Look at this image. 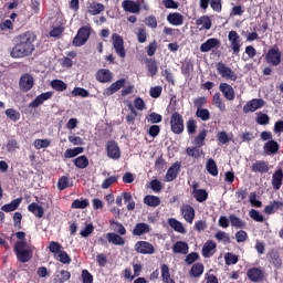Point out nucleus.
<instances>
[{
	"label": "nucleus",
	"instance_id": "f257e3e1",
	"mask_svg": "<svg viewBox=\"0 0 283 283\" xmlns=\"http://www.w3.org/2000/svg\"><path fill=\"white\" fill-rule=\"evenodd\" d=\"M34 41H36V34L32 31H25L24 33L17 35L10 56L12 59H25V56H32L36 50Z\"/></svg>",
	"mask_w": 283,
	"mask_h": 283
},
{
	"label": "nucleus",
	"instance_id": "f03ea898",
	"mask_svg": "<svg viewBox=\"0 0 283 283\" xmlns=\"http://www.w3.org/2000/svg\"><path fill=\"white\" fill-rule=\"evenodd\" d=\"M15 237L18 238V241L13 247V252L18 262L25 264L30 262V260H32V256L34 255V250L32 248V244L28 243V240L25 239V232L19 231L15 233Z\"/></svg>",
	"mask_w": 283,
	"mask_h": 283
},
{
	"label": "nucleus",
	"instance_id": "7ed1b4c3",
	"mask_svg": "<svg viewBox=\"0 0 283 283\" xmlns=\"http://www.w3.org/2000/svg\"><path fill=\"white\" fill-rule=\"evenodd\" d=\"M90 36H92V27H81L72 41V45H74V48H81L90 41Z\"/></svg>",
	"mask_w": 283,
	"mask_h": 283
},
{
	"label": "nucleus",
	"instance_id": "20e7f679",
	"mask_svg": "<svg viewBox=\"0 0 283 283\" xmlns=\"http://www.w3.org/2000/svg\"><path fill=\"white\" fill-rule=\"evenodd\" d=\"M216 70L222 78H226V81H238L235 71L231 70L224 62H217Z\"/></svg>",
	"mask_w": 283,
	"mask_h": 283
},
{
	"label": "nucleus",
	"instance_id": "39448f33",
	"mask_svg": "<svg viewBox=\"0 0 283 283\" xmlns=\"http://www.w3.org/2000/svg\"><path fill=\"white\" fill-rule=\"evenodd\" d=\"M170 129L172 134L180 135L185 132V119L182 115L178 112L172 113L170 117Z\"/></svg>",
	"mask_w": 283,
	"mask_h": 283
},
{
	"label": "nucleus",
	"instance_id": "423d86ee",
	"mask_svg": "<svg viewBox=\"0 0 283 283\" xmlns=\"http://www.w3.org/2000/svg\"><path fill=\"white\" fill-rule=\"evenodd\" d=\"M228 41L230 43L232 54H234V56H239L240 50H242V38H240V34H238L237 31H230L228 34Z\"/></svg>",
	"mask_w": 283,
	"mask_h": 283
},
{
	"label": "nucleus",
	"instance_id": "0eeeda50",
	"mask_svg": "<svg viewBox=\"0 0 283 283\" xmlns=\"http://www.w3.org/2000/svg\"><path fill=\"white\" fill-rule=\"evenodd\" d=\"M113 48L119 59H125L127 56V51L125 50V40L118 33L112 34Z\"/></svg>",
	"mask_w": 283,
	"mask_h": 283
},
{
	"label": "nucleus",
	"instance_id": "6e6552de",
	"mask_svg": "<svg viewBox=\"0 0 283 283\" xmlns=\"http://www.w3.org/2000/svg\"><path fill=\"white\" fill-rule=\"evenodd\" d=\"M265 61L269 65L277 67L282 63V52L277 48H272L265 54Z\"/></svg>",
	"mask_w": 283,
	"mask_h": 283
},
{
	"label": "nucleus",
	"instance_id": "1a4fd4ad",
	"mask_svg": "<svg viewBox=\"0 0 283 283\" xmlns=\"http://www.w3.org/2000/svg\"><path fill=\"white\" fill-rule=\"evenodd\" d=\"M135 251L142 255H154L156 248L149 241H137L135 243Z\"/></svg>",
	"mask_w": 283,
	"mask_h": 283
},
{
	"label": "nucleus",
	"instance_id": "9d476101",
	"mask_svg": "<svg viewBox=\"0 0 283 283\" xmlns=\"http://www.w3.org/2000/svg\"><path fill=\"white\" fill-rule=\"evenodd\" d=\"M266 102L262 98H253L243 106V114H250L253 112H258V109H262Z\"/></svg>",
	"mask_w": 283,
	"mask_h": 283
},
{
	"label": "nucleus",
	"instance_id": "9b49d317",
	"mask_svg": "<svg viewBox=\"0 0 283 283\" xmlns=\"http://www.w3.org/2000/svg\"><path fill=\"white\" fill-rule=\"evenodd\" d=\"M106 154L112 160H118V158H120V147H118V143H116V140L107 142Z\"/></svg>",
	"mask_w": 283,
	"mask_h": 283
},
{
	"label": "nucleus",
	"instance_id": "f8f14e48",
	"mask_svg": "<svg viewBox=\"0 0 283 283\" xmlns=\"http://www.w3.org/2000/svg\"><path fill=\"white\" fill-rule=\"evenodd\" d=\"M19 87L21 92H30L34 87V76L30 73H25L20 77Z\"/></svg>",
	"mask_w": 283,
	"mask_h": 283
},
{
	"label": "nucleus",
	"instance_id": "ddd939ff",
	"mask_svg": "<svg viewBox=\"0 0 283 283\" xmlns=\"http://www.w3.org/2000/svg\"><path fill=\"white\" fill-rule=\"evenodd\" d=\"M247 277L250 282H264V271L261 268H250L247 271Z\"/></svg>",
	"mask_w": 283,
	"mask_h": 283
},
{
	"label": "nucleus",
	"instance_id": "4468645a",
	"mask_svg": "<svg viewBox=\"0 0 283 283\" xmlns=\"http://www.w3.org/2000/svg\"><path fill=\"white\" fill-rule=\"evenodd\" d=\"M219 92L224 96L226 101H235V90L229 83H221Z\"/></svg>",
	"mask_w": 283,
	"mask_h": 283
},
{
	"label": "nucleus",
	"instance_id": "2eb2a0df",
	"mask_svg": "<svg viewBox=\"0 0 283 283\" xmlns=\"http://www.w3.org/2000/svg\"><path fill=\"white\" fill-rule=\"evenodd\" d=\"M122 8L125 12H130V14H140V2H135L134 0H124L122 2Z\"/></svg>",
	"mask_w": 283,
	"mask_h": 283
},
{
	"label": "nucleus",
	"instance_id": "dca6fc26",
	"mask_svg": "<svg viewBox=\"0 0 283 283\" xmlns=\"http://www.w3.org/2000/svg\"><path fill=\"white\" fill-rule=\"evenodd\" d=\"M220 45H221L220 40H218L217 38H210L200 45V52H203V53L211 52V50H218Z\"/></svg>",
	"mask_w": 283,
	"mask_h": 283
},
{
	"label": "nucleus",
	"instance_id": "f3484780",
	"mask_svg": "<svg viewBox=\"0 0 283 283\" xmlns=\"http://www.w3.org/2000/svg\"><path fill=\"white\" fill-rule=\"evenodd\" d=\"M181 216L188 224H193V220L196 219V209L191 207V205H184L181 207Z\"/></svg>",
	"mask_w": 283,
	"mask_h": 283
},
{
	"label": "nucleus",
	"instance_id": "a211bd4d",
	"mask_svg": "<svg viewBox=\"0 0 283 283\" xmlns=\"http://www.w3.org/2000/svg\"><path fill=\"white\" fill-rule=\"evenodd\" d=\"M95 76L98 83H112L114 81V74L108 69L98 70Z\"/></svg>",
	"mask_w": 283,
	"mask_h": 283
},
{
	"label": "nucleus",
	"instance_id": "6ab92c4d",
	"mask_svg": "<svg viewBox=\"0 0 283 283\" xmlns=\"http://www.w3.org/2000/svg\"><path fill=\"white\" fill-rule=\"evenodd\" d=\"M126 80L120 78L111 84L109 87L104 90V96H112L113 94H116L122 87H125Z\"/></svg>",
	"mask_w": 283,
	"mask_h": 283
},
{
	"label": "nucleus",
	"instance_id": "aec40b11",
	"mask_svg": "<svg viewBox=\"0 0 283 283\" xmlns=\"http://www.w3.org/2000/svg\"><path fill=\"white\" fill-rule=\"evenodd\" d=\"M180 163L176 161L170 168H168L166 172L167 182H171L178 178V174H180Z\"/></svg>",
	"mask_w": 283,
	"mask_h": 283
},
{
	"label": "nucleus",
	"instance_id": "412c9836",
	"mask_svg": "<svg viewBox=\"0 0 283 283\" xmlns=\"http://www.w3.org/2000/svg\"><path fill=\"white\" fill-rule=\"evenodd\" d=\"M282 182H283V170L282 168L274 171L272 175V187L274 191H280L282 189Z\"/></svg>",
	"mask_w": 283,
	"mask_h": 283
},
{
	"label": "nucleus",
	"instance_id": "4be33fe9",
	"mask_svg": "<svg viewBox=\"0 0 283 283\" xmlns=\"http://www.w3.org/2000/svg\"><path fill=\"white\" fill-rule=\"evenodd\" d=\"M86 10L88 14H92V17H96V14H101V12H105V4L93 1L87 4Z\"/></svg>",
	"mask_w": 283,
	"mask_h": 283
},
{
	"label": "nucleus",
	"instance_id": "5701e85b",
	"mask_svg": "<svg viewBox=\"0 0 283 283\" xmlns=\"http://www.w3.org/2000/svg\"><path fill=\"white\" fill-rule=\"evenodd\" d=\"M251 171L254 174H269V163L264 160H256L252 164Z\"/></svg>",
	"mask_w": 283,
	"mask_h": 283
},
{
	"label": "nucleus",
	"instance_id": "b1692460",
	"mask_svg": "<svg viewBox=\"0 0 283 283\" xmlns=\"http://www.w3.org/2000/svg\"><path fill=\"white\" fill-rule=\"evenodd\" d=\"M107 242L114 244L115 247H123L125 244V239L115 232H108L106 234Z\"/></svg>",
	"mask_w": 283,
	"mask_h": 283
},
{
	"label": "nucleus",
	"instance_id": "393cba45",
	"mask_svg": "<svg viewBox=\"0 0 283 283\" xmlns=\"http://www.w3.org/2000/svg\"><path fill=\"white\" fill-rule=\"evenodd\" d=\"M167 21L170 25H182L185 23V15L180 12H172L167 15Z\"/></svg>",
	"mask_w": 283,
	"mask_h": 283
},
{
	"label": "nucleus",
	"instance_id": "a878e982",
	"mask_svg": "<svg viewBox=\"0 0 283 283\" xmlns=\"http://www.w3.org/2000/svg\"><path fill=\"white\" fill-rule=\"evenodd\" d=\"M196 25L199 28V30H211V18L209 15H202L197 19Z\"/></svg>",
	"mask_w": 283,
	"mask_h": 283
},
{
	"label": "nucleus",
	"instance_id": "bb28decb",
	"mask_svg": "<svg viewBox=\"0 0 283 283\" xmlns=\"http://www.w3.org/2000/svg\"><path fill=\"white\" fill-rule=\"evenodd\" d=\"M21 202H23V198H17L12 200L10 203L2 206L1 209L2 211H4V213H11V211H17L19 209Z\"/></svg>",
	"mask_w": 283,
	"mask_h": 283
},
{
	"label": "nucleus",
	"instance_id": "cd10ccee",
	"mask_svg": "<svg viewBox=\"0 0 283 283\" xmlns=\"http://www.w3.org/2000/svg\"><path fill=\"white\" fill-rule=\"evenodd\" d=\"M172 253H181V255H187L189 253V244L185 241H177L172 245Z\"/></svg>",
	"mask_w": 283,
	"mask_h": 283
},
{
	"label": "nucleus",
	"instance_id": "c85d7f7f",
	"mask_svg": "<svg viewBox=\"0 0 283 283\" xmlns=\"http://www.w3.org/2000/svg\"><path fill=\"white\" fill-rule=\"evenodd\" d=\"M28 211L30 213H33L35 218H43L45 216V209L42 208V206H39L36 202H32L28 206Z\"/></svg>",
	"mask_w": 283,
	"mask_h": 283
},
{
	"label": "nucleus",
	"instance_id": "c756f323",
	"mask_svg": "<svg viewBox=\"0 0 283 283\" xmlns=\"http://www.w3.org/2000/svg\"><path fill=\"white\" fill-rule=\"evenodd\" d=\"M186 154L190 158H195L196 160H198V158H202V156H205V150H202L198 146H191L186 149Z\"/></svg>",
	"mask_w": 283,
	"mask_h": 283
},
{
	"label": "nucleus",
	"instance_id": "7c9ffc66",
	"mask_svg": "<svg viewBox=\"0 0 283 283\" xmlns=\"http://www.w3.org/2000/svg\"><path fill=\"white\" fill-rule=\"evenodd\" d=\"M151 228L149 224L145 222L137 223L133 229V235H145V233H149Z\"/></svg>",
	"mask_w": 283,
	"mask_h": 283
},
{
	"label": "nucleus",
	"instance_id": "2f4dec72",
	"mask_svg": "<svg viewBox=\"0 0 283 283\" xmlns=\"http://www.w3.org/2000/svg\"><path fill=\"white\" fill-rule=\"evenodd\" d=\"M168 224L177 233H182V234L187 233V229H185V226H182V222L178 221L175 218L168 219Z\"/></svg>",
	"mask_w": 283,
	"mask_h": 283
},
{
	"label": "nucleus",
	"instance_id": "473e14b6",
	"mask_svg": "<svg viewBox=\"0 0 283 283\" xmlns=\"http://www.w3.org/2000/svg\"><path fill=\"white\" fill-rule=\"evenodd\" d=\"M160 197L158 196L147 195L144 197V205H146L147 207H160Z\"/></svg>",
	"mask_w": 283,
	"mask_h": 283
},
{
	"label": "nucleus",
	"instance_id": "72a5a7b5",
	"mask_svg": "<svg viewBox=\"0 0 283 283\" xmlns=\"http://www.w3.org/2000/svg\"><path fill=\"white\" fill-rule=\"evenodd\" d=\"M73 165H75L77 169H87V167H90V159L87 158V156L82 155L73 159Z\"/></svg>",
	"mask_w": 283,
	"mask_h": 283
},
{
	"label": "nucleus",
	"instance_id": "f704fd0d",
	"mask_svg": "<svg viewBox=\"0 0 283 283\" xmlns=\"http://www.w3.org/2000/svg\"><path fill=\"white\" fill-rule=\"evenodd\" d=\"M282 207H283L282 201L274 200L270 202V205L265 206L264 213H266L268 216H272V213H275V211H277L279 209H282Z\"/></svg>",
	"mask_w": 283,
	"mask_h": 283
},
{
	"label": "nucleus",
	"instance_id": "c9c22d12",
	"mask_svg": "<svg viewBox=\"0 0 283 283\" xmlns=\"http://www.w3.org/2000/svg\"><path fill=\"white\" fill-rule=\"evenodd\" d=\"M216 247H218V244L214 241H207L202 247V255L205 258H211V255H213L211 251L216 250Z\"/></svg>",
	"mask_w": 283,
	"mask_h": 283
},
{
	"label": "nucleus",
	"instance_id": "e433bc0d",
	"mask_svg": "<svg viewBox=\"0 0 283 283\" xmlns=\"http://www.w3.org/2000/svg\"><path fill=\"white\" fill-rule=\"evenodd\" d=\"M263 149L264 151H266V154H277V151H280V144L271 139L270 142L264 144Z\"/></svg>",
	"mask_w": 283,
	"mask_h": 283
},
{
	"label": "nucleus",
	"instance_id": "4c0bfd02",
	"mask_svg": "<svg viewBox=\"0 0 283 283\" xmlns=\"http://www.w3.org/2000/svg\"><path fill=\"white\" fill-rule=\"evenodd\" d=\"M229 220H230L231 227H234V229H245L247 228V222H244L242 219H240L235 214H230Z\"/></svg>",
	"mask_w": 283,
	"mask_h": 283
},
{
	"label": "nucleus",
	"instance_id": "58836bf2",
	"mask_svg": "<svg viewBox=\"0 0 283 283\" xmlns=\"http://www.w3.org/2000/svg\"><path fill=\"white\" fill-rule=\"evenodd\" d=\"M146 67L150 74V76H156L158 74V62L155 59L146 60Z\"/></svg>",
	"mask_w": 283,
	"mask_h": 283
},
{
	"label": "nucleus",
	"instance_id": "ea45409f",
	"mask_svg": "<svg viewBox=\"0 0 283 283\" xmlns=\"http://www.w3.org/2000/svg\"><path fill=\"white\" fill-rule=\"evenodd\" d=\"M205 273V264L202 263H195L191 266L190 275L191 277H200Z\"/></svg>",
	"mask_w": 283,
	"mask_h": 283
},
{
	"label": "nucleus",
	"instance_id": "a19ab883",
	"mask_svg": "<svg viewBox=\"0 0 283 283\" xmlns=\"http://www.w3.org/2000/svg\"><path fill=\"white\" fill-rule=\"evenodd\" d=\"M85 151L84 147L69 148L64 151V158H76V156Z\"/></svg>",
	"mask_w": 283,
	"mask_h": 283
},
{
	"label": "nucleus",
	"instance_id": "79ce46f5",
	"mask_svg": "<svg viewBox=\"0 0 283 283\" xmlns=\"http://www.w3.org/2000/svg\"><path fill=\"white\" fill-rule=\"evenodd\" d=\"M212 103L213 105H216V107H218V109H220V112L227 111V104H224V102L222 101V96L220 95V93H214L212 97Z\"/></svg>",
	"mask_w": 283,
	"mask_h": 283
},
{
	"label": "nucleus",
	"instance_id": "37998d69",
	"mask_svg": "<svg viewBox=\"0 0 283 283\" xmlns=\"http://www.w3.org/2000/svg\"><path fill=\"white\" fill-rule=\"evenodd\" d=\"M207 140V129L201 130L193 139L195 147H205Z\"/></svg>",
	"mask_w": 283,
	"mask_h": 283
},
{
	"label": "nucleus",
	"instance_id": "c03bdc74",
	"mask_svg": "<svg viewBox=\"0 0 283 283\" xmlns=\"http://www.w3.org/2000/svg\"><path fill=\"white\" fill-rule=\"evenodd\" d=\"M270 264H272L274 269H282V258H280L279 252L270 253Z\"/></svg>",
	"mask_w": 283,
	"mask_h": 283
},
{
	"label": "nucleus",
	"instance_id": "a18cd8bd",
	"mask_svg": "<svg viewBox=\"0 0 283 283\" xmlns=\"http://www.w3.org/2000/svg\"><path fill=\"white\" fill-rule=\"evenodd\" d=\"M206 169L210 176H218V164L213 158H209L206 164Z\"/></svg>",
	"mask_w": 283,
	"mask_h": 283
},
{
	"label": "nucleus",
	"instance_id": "49530a36",
	"mask_svg": "<svg viewBox=\"0 0 283 283\" xmlns=\"http://www.w3.org/2000/svg\"><path fill=\"white\" fill-rule=\"evenodd\" d=\"M4 114H6L7 118H9V120H12L13 123L21 120V113H19V111H17L14 108L6 109Z\"/></svg>",
	"mask_w": 283,
	"mask_h": 283
},
{
	"label": "nucleus",
	"instance_id": "de8ad7c7",
	"mask_svg": "<svg viewBox=\"0 0 283 283\" xmlns=\"http://www.w3.org/2000/svg\"><path fill=\"white\" fill-rule=\"evenodd\" d=\"M90 207V200L88 199H75L72 205L71 209H87Z\"/></svg>",
	"mask_w": 283,
	"mask_h": 283
},
{
	"label": "nucleus",
	"instance_id": "09e8293b",
	"mask_svg": "<svg viewBox=\"0 0 283 283\" xmlns=\"http://www.w3.org/2000/svg\"><path fill=\"white\" fill-rule=\"evenodd\" d=\"M193 198L197 200V202H207L209 199V192H207L205 189L195 190Z\"/></svg>",
	"mask_w": 283,
	"mask_h": 283
},
{
	"label": "nucleus",
	"instance_id": "8fccbe9b",
	"mask_svg": "<svg viewBox=\"0 0 283 283\" xmlns=\"http://www.w3.org/2000/svg\"><path fill=\"white\" fill-rule=\"evenodd\" d=\"M192 70H193V62L191 60H186L181 64V74H184V76H191Z\"/></svg>",
	"mask_w": 283,
	"mask_h": 283
},
{
	"label": "nucleus",
	"instance_id": "3c124183",
	"mask_svg": "<svg viewBox=\"0 0 283 283\" xmlns=\"http://www.w3.org/2000/svg\"><path fill=\"white\" fill-rule=\"evenodd\" d=\"M51 87L52 90H55V92H65V90H67V84L62 80H53L51 82Z\"/></svg>",
	"mask_w": 283,
	"mask_h": 283
},
{
	"label": "nucleus",
	"instance_id": "603ef678",
	"mask_svg": "<svg viewBox=\"0 0 283 283\" xmlns=\"http://www.w3.org/2000/svg\"><path fill=\"white\" fill-rule=\"evenodd\" d=\"M111 227H113V231L119 233V235H127V229L125 226L118 221H111Z\"/></svg>",
	"mask_w": 283,
	"mask_h": 283
},
{
	"label": "nucleus",
	"instance_id": "864d4df0",
	"mask_svg": "<svg viewBox=\"0 0 283 283\" xmlns=\"http://www.w3.org/2000/svg\"><path fill=\"white\" fill-rule=\"evenodd\" d=\"M138 43H147V29L145 27L137 28L135 32Z\"/></svg>",
	"mask_w": 283,
	"mask_h": 283
},
{
	"label": "nucleus",
	"instance_id": "5fc2aeb1",
	"mask_svg": "<svg viewBox=\"0 0 283 283\" xmlns=\"http://www.w3.org/2000/svg\"><path fill=\"white\" fill-rule=\"evenodd\" d=\"M70 277H72V273L67 270H61L60 274L56 275L55 282L65 283L69 282Z\"/></svg>",
	"mask_w": 283,
	"mask_h": 283
},
{
	"label": "nucleus",
	"instance_id": "6e6d98bb",
	"mask_svg": "<svg viewBox=\"0 0 283 283\" xmlns=\"http://www.w3.org/2000/svg\"><path fill=\"white\" fill-rule=\"evenodd\" d=\"M63 245H61V243L56 242V241H51L49 243V251L50 253H54L55 255H59V253H61L63 250Z\"/></svg>",
	"mask_w": 283,
	"mask_h": 283
},
{
	"label": "nucleus",
	"instance_id": "4d7b16f0",
	"mask_svg": "<svg viewBox=\"0 0 283 283\" xmlns=\"http://www.w3.org/2000/svg\"><path fill=\"white\" fill-rule=\"evenodd\" d=\"M52 145V142L50 139H35L34 140V147L35 149H48Z\"/></svg>",
	"mask_w": 283,
	"mask_h": 283
},
{
	"label": "nucleus",
	"instance_id": "13d9d810",
	"mask_svg": "<svg viewBox=\"0 0 283 283\" xmlns=\"http://www.w3.org/2000/svg\"><path fill=\"white\" fill-rule=\"evenodd\" d=\"M72 96H81V98H87L90 96V91L83 87H75L71 92Z\"/></svg>",
	"mask_w": 283,
	"mask_h": 283
},
{
	"label": "nucleus",
	"instance_id": "bf43d9fd",
	"mask_svg": "<svg viewBox=\"0 0 283 283\" xmlns=\"http://www.w3.org/2000/svg\"><path fill=\"white\" fill-rule=\"evenodd\" d=\"M196 116H197L198 118H201V120L207 122V120H210V118H211V113H209V109H207V108H199V109H197V112H196Z\"/></svg>",
	"mask_w": 283,
	"mask_h": 283
},
{
	"label": "nucleus",
	"instance_id": "052dcab7",
	"mask_svg": "<svg viewBox=\"0 0 283 283\" xmlns=\"http://www.w3.org/2000/svg\"><path fill=\"white\" fill-rule=\"evenodd\" d=\"M57 259L59 262L62 264H71L72 263V258H70V254L65 250H62L61 252L57 253Z\"/></svg>",
	"mask_w": 283,
	"mask_h": 283
},
{
	"label": "nucleus",
	"instance_id": "680f3d73",
	"mask_svg": "<svg viewBox=\"0 0 283 283\" xmlns=\"http://www.w3.org/2000/svg\"><path fill=\"white\" fill-rule=\"evenodd\" d=\"M4 147L6 151L12 154V151H17V149H19V142H17V139H9Z\"/></svg>",
	"mask_w": 283,
	"mask_h": 283
},
{
	"label": "nucleus",
	"instance_id": "e2e57ef3",
	"mask_svg": "<svg viewBox=\"0 0 283 283\" xmlns=\"http://www.w3.org/2000/svg\"><path fill=\"white\" fill-rule=\"evenodd\" d=\"M227 266H231V264H238V255L234 253L228 252L224 255Z\"/></svg>",
	"mask_w": 283,
	"mask_h": 283
},
{
	"label": "nucleus",
	"instance_id": "0e129e2a",
	"mask_svg": "<svg viewBox=\"0 0 283 283\" xmlns=\"http://www.w3.org/2000/svg\"><path fill=\"white\" fill-rule=\"evenodd\" d=\"M249 216L252 220H254V222H264V216H262L260 211L255 209H251L249 211Z\"/></svg>",
	"mask_w": 283,
	"mask_h": 283
},
{
	"label": "nucleus",
	"instance_id": "69168bd1",
	"mask_svg": "<svg viewBox=\"0 0 283 283\" xmlns=\"http://www.w3.org/2000/svg\"><path fill=\"white\" fill-rule=\"evenodd\" d=\"M255 120L258 125H269V123H271V117L264 113H259Z\"/></svg>",
	"mask_w": 283,
	"mask_h": 283
},
{
	"label": "nucleus",
	"instance_id": "338daca9",
	"mask_svg": "<svg viewBox=\"0 0 283 283\" xmlns=\"http://www.w3.org/2000/svg\"><path fill=\"white\" fill-rule=\"evenodd\" d=\"M163 95V86H154L149 90V96L151 98H160Z\"/></svg>",
	"mask_w": 283,
	"mask_h": 283
},
{
	"label": "nucleus",
	"instance_id": "774afa93",
	"mask_svg": "<svg viewBox=\"0 0 283 283\" xmlns=\"http://www.w3.org/2000/svg\"><path fill=\"white\" fill-rule=\"evenodd\" d=\"M82 283H94V275L90 273L87 270H82Z\"/></svg>",
	"mask_w": 283,
	"mask_h": 283
}]
</instances>
